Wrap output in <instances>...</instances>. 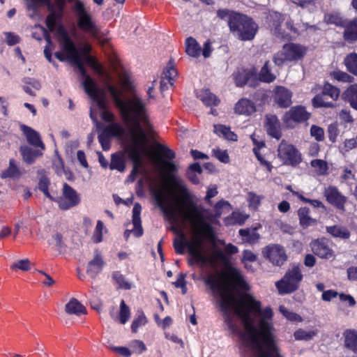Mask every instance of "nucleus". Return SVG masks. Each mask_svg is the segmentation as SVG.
Returning a JSON list of instances; mask_svg holds the SVG:
<instances>
[{
	"label": "nucleus",
	"instance_id": "nucleus-30",
	"mask_svg": "<svg viewBox=\"0 0 357 357\" xmlns=\"http://www.w3.org/2000/svg\"><path fill=\"white\" fill-rule=\"evenodd\" d=\"M344 347L357 354V330L347 329L344 333Z\"/></svg>",
	"mask_w": 357,
	"mask_h": 357
},
{
	"label": "nucleus",
	"instance_id": "nucleus-8",
	"mask_svg": "<svg viewBox=\"0 0 357 357\" xmlns=\"http://www.w3.org/2000/svg\"><path fill=\"white\" fill-rule=\"evenodd\" d=\"M307 48L298 43H289L282 46L281 51L273 55V62L278 66H282L285 62L301 60L306 55Z\"/></svg>",
	"mask_w": 357,
	"mask_h": 357
},
{
	"label": "nucleus",
	"instance_id": "nucleus-6",
	"mask_svg": "<svg viewBox=\"0 0 357 357\" xmlns=\"http://www.w3.org/2000/svg\"><path fill=\"white\" fill-rule=\"evenodd\" d=\"M231 33L242 41L252 40L259 29L258 24L247 15L234 13L227 20Z\"/></svg>",
	"mask_w": 357,
	"mask_h": 357
},
{
	"label": "nucleus",
	"instance_id": "nucleus-34",
	"mask_svg": "<svg viewBox=\"0 0 357 357\" xmlns=\"http://www.w3.org/2000/svg\"><path fill=\"white\" fill-rule=\"evenodd\" d=\"M185 52L189 56L195 58L200 55L201 47L194 38L188 37L185 40Z\"/></svg>",
	"mask_w": 357,
	"mask_h": 357
},
{
	"label": "nucleus",
	"instance_id": "nucleus-45",
	"mask_svg": "<svg viewBox=\"0 0 357 357\" xmlns=\"http://www.w3.org/2000/svg\"><path fill=\"white\" fill-rule=\"evenodd\" d=\"M291 193L296 196L303 202L308 203L314 208H321L324 211L326 209L325 205L319 199H311L307 198L298 191H291Z\"/></svg>",
	"mask_w": 357,
	"mask_h": 357
},
{
	"label": "nucleus",
	"instance_id": "nucleus-50",
	"mask_svg": "<svg viewBox=\"0 0 357 357\" xmlns=\"http://www.w3.org/2000/svg\"><path fill=\"white\" fill-rule=\"evenodd\" d=\"M147 323V319L144 314V313L141 311L139 312L136 318L132 322L131 324V330L132 332L136 333L138 328L144 326Z\"/></svg>",
	"mask_w": 357,
	"mask_h": 357
},
{
	"label": "nucleus",
	"instance_id": "nucleus-29",
	"mask_svg": "<svg viewBox=\"0 0 357 357\" xmlns=\"http://www.w3.org/2000/svg\"><path fill=\"white\" fill-rule=\"evenodd\" d=\"M142 206L139 203H135L132 208V224L134 226V234L136 237L143 235L144 231L140 218Z\"/></svg>",
	"mask_w": 357,
	"mask_h": 357
},
{
	"label": "nucleus",
	"instance_id": "nucleus-63",
	"mask_svg": "<svg viewBox=\"0 0 357 357\" xmlns=\"http://www.w3.org/2000/svg\"><path fill=\"white\" fill-rule=\"evenodd\" d=\"M56 15L54 13L49 14L45 20L47 27L52 31L56 25Z\"/></svg>",
	"mask_w": 357,
	"mask_h": 357
},
{
	"label": "nucleus",
	"instance_id": "nucleus-13",
	"mask_svg": "<svg viewBox=\"0 0 357 357\" xmlns=\"http://www.w3.org/2000/svg\"><path fill=\"white\" fill-rule=\"evenodd\" d=\"M310 117L311 113L307 111L305 107L303 105H296L291 107L284 113L282 121L287 127H293V123H307Z\"/></svg>",
	"mask_w": 357,
	"mask_h": 357
},
{
	"label": "nucleus",
	"instance_id": "nucleus-18",
	"mask_svg": "<svg viewBox=\"0 0 357 357\" xmlns=\"http://www.w3.org/2000/svg\"><path fill=\"white\" fill-rule=\"evenodd\" d=\"M292 92L283 86H277L273 91V100L280 108H287L291 103Z\"/></svg>",
	"mask_w": 357,
	"mask_h": 357
},
{
	"label": "nucleus",
	"instance_id": "nucleus-27",
	"mask_svg": "<svg viewBox=\"0 0 357 357\" xmlns=\"http://www.w3.org/2000/svg\"><path fill=\"white\" fill-rule=\"evenodd\" d=\"M91 98L96 102L98 108L102 111L107 109L108 105L104 97V92L99 89L97 85L90 89V91L86 93Z\"/></svg>",
	"mask_w": 357,
	"mask_h": 357
},
{
	"label": "nucleus",
	"instance_id": "nucleus-61",
	"mask_svg": "<svg viewBox=\"0 0 357 357\" xmlns=\"http://www.w3.org/2000/svg\"><path fill=\"white\" fill-rule=\"evenodd\" d=\"M84 59L86 63L95 70L100 71L102 69L101 65L98 63L96 59L91 55H86Z\"/></svg>",
	"mask_w": 357,
	"mask_h": 357
},
{
	"label": "nucleus",
	"instance_id": "nucleus-26",
	"mask_svg": "<svg viewBox=\"0 0 357 357\" xmlns=\"http://www.w3.org/2000/svg\"><path fill=\"white\" fill-rule=\"evenodd\" d=\"M197 96L207 107L218 106L220 102V99L209 89H202Z\"/></svg>",
	"mask_w": 357,
	"mask_h": 357
},
{
	"label": "nucleus",
	"instance_id": "nucleus-21",
	"mask_svg": "<svg viewBox=\"0 0 357 357\" xmlns=\"http://www.w3.org/2000/svg\"><path fill=\"white\" fill-rule=\"evenodd\" d=\"M340 26L344 28L343 38L346 42L352 43L357 41V17Z\"/></svg>",
	"mask_w": 357,
	"mask_h": 357
},
{
	"label": "nucleus",
	"instance_id": "nucleus-24",
	"mask_svg": "<svg viewBox=\"0 0 357 357\" xmlns=\"http://www.w3.org/2000/svg\"><path fill=\"white\" fill-rule=\"evenodd\" d=\"M298 217L299 224L303 229L317 225V220L310 216V210L307 207H301L298 210Z\"/></svg>",
	"mask_w": 357,
	"mask_h": 357
},
{
	"label": "nucleus",
	"instance_id": "nucleus-59",
	"mask_svg": "<svg viewBox=\"0 0 357 357\" xmlns=\"http://www.w3.org/2000/svg\"><path fill=\"white\" fill-rule=\"evenodd\" d=\"M102 229H103V223L101 220H98L97 225L96 227V229L94 234L93 235V241L94 243H100L102 240Z\"/></svg>",
	"mask_w": 357,
	"mask_h": 357
},
{
	"label": "nucleus",
	"instance_id": "nucleus-51",
	"mask_svg": "<svg viewBox=\"0 0 357 357\" xmlns=\"http://www.w3.org/2000/svg\"><path fill=\"white\" fill-rule=\"evenodd\" d=\"M128 156L132 160L133 165L140 167L142 165L141 153L137 146L132 147L128 151Z\"/></svg>",
	"mask_w": 357,
	"mask_h": 357
},
{
	"label": "nucleus",
	"instance_id": "nucleus-48",
	"mask_svg": "<svg viewBox=\"0 0 357 357\" xmlns=\"http://www.w3.org/2000/svg\"><path fill=\"white\" fill-rule=\"evenodd\" d=\"M330 76L338 81V82H342L345 83H351L354 80V77L349 75L347 73L337 70L331 72L330 73Z\"/></svg>",
	"mask_w": 357,
	"mask_h": 357
},
{
	"label": "nucleus",
	"instance_id": "nucleus-58",
	"mask_svg": "<svg viewBox=\"0 0 357 357\" xmlns=\"http://www.w3.org/2000/svg\"><path fill=\"white\" fill-rule=\"evenodd\" d=\"M280 311L282 314L291 321H301V317L296 312L289 311L286 307L283 306L280 307Z\"/></svg>",
	"mask_w": 357,
	"mask_h": 357
},
{
	"label": "nucleus",
	"instance_id": "nucleus-23",
	"mask_svg": "<svg viewBox=\"0 0 357 357\" xmlns=\"http://www.w3.org/2000/svg\"><path fill=\"white\" fill-rule=\"evenodd\" d=\"M252 141L254 145L252 149V151L256 156L257 160L259 162L261 166H264L266 168L268 172H271L273 167L271 162L266 160L264 156L261 154L260 150L265 147L266 144L264 141H259L255 137H252Z\"/></svg>",
	"mask_w": 357,
	"mask_h": 357
},
{
	"label": "nucleus",
	"instance_id": "nucleus-25",
	"mask_svg": "<svg viewBox=\"0 0 357 357\" xmlns=\"http://www.w3.org/2000/svg\"><path fill=\"white\" fill-rule=\"evenodd\" d=\"M234 110L238 114L249 116L256 111V107L250 100L241 98L236 103Z\"/></svg>",
	"mask_w": 357,
	"mask_h": 357
},
{
	"label": "nucleus",
	"instance_id": "nucleus-19",
	"mask_svg": "<svg viewBox=\"0 0 357 357\" xmlns=\"http://www.w3.org/2000/svg\"><path fill=\"white\" fill-rule=\"evenodd\" d=\"M264 128L268 135L273 138L280 139L282 137V133L280 128V121L276 115L267 114L266 115V121Z\"/></svg>",
	"mask_w": 357,
	"mask_h": 357
},
{
	"label": "nucleus",
	"instance_id": "nucleus-37",
	"mask_svg": "<svg viewBox=\"0 0 357 357\" xmlns=\"http://www.w3.org/2000/svg\"><path fill=\"white\" fill-rule=\"evenodd\" d=\"M21 175L20 171L15 164V159L12 158L9 160L8 167L2 171L0 176L1 178L5 179L7 178H19Z\"/></svg>",
	"mask_w": 357,
	"mask_h": 357
},
{
	"label": "nucleus",
	"instance_id": "nucleus-12",
	"mask_svg": "<svg viewBox=\"0 0 357 357\" xmlns=\"http://www.w3.org/2000/svg\"><path fill=\"white\" fill-rule=\"evenodd\" d=\"M332 241L325 237L312 240L310 243L313 254L326 260L335 257V252L332 248Z\"/></svg>",
	"mask_w": 357,
	"mask_h": 357
},
{
	"label": "nucleus",
	"instance_id": "nucleus-4",
	"mask_svg": "<svg viewBox=\"0 0 357 357\" xmlns=\"http://www.w3.org/2000/svg\"><path fill=\"white\" fill-rule=\"evenodd\" d=\"M204 282L211 289L214 297L218 296V306L223 314L225 323L228 326L233 324L234 319L231 314V308L234 309L238 306V300L232 292L231 289L227 284H222L215 275H210L205 279Z\"/></svg>",
	"mask_w": 357,
	"mask_h": 357
},
{
	"label": "nucleus",
	"instance_id": "nucleus-22",
	"mask_svg": "<svg viewBox=\"0 0 357 357\" xmlns=\"http://www.w3.org/2000/svg\"><path fill=\"white\" fill-rule=\"evenodd\" d=\"M105 264V262L102 259V255L97 252L93 259L88 263L86 268L87 274L93 278H96L102 271Z\"/></svg>",
	"mask_w": 357,
	"mask_h": 357
},
{
	"label": "nucleus",
	"instance_id": "nucleus-46",
	"mask_svg": "<svg viewBox=\"0 0 357 357\" xmlns=\"http://www.w3.org/2000/svg\"><path fill=\"white\" fill-rule=\"evenodd\" d=\"M314 107H333L335 104L333 102H328L325 100V96L321 93L317 94L312 100Z\"/></svg>",
	"mask_w": 357,
	"mask_h": 357
},
{
	"label": "nucleus",
	"instance_id": "nucleus-35",
	"mask_svg": "<svg viewBox=\"0 0 357 357\" xmlns=\"http://www.w3.org/2000/svg\"><path fill=\"white\" fill-rule=\"evenodd\" d=\"M258 78V84L259 82H265V83H271L273 82L276 77L271 73L269 68V61H266L264 66L261 67L260 72L257 76Z\"/></svg>",
	"mask_w": 357,
	"mask_h": 357
},
{
	"label": "nucleus",
	"instance_id": "nucleus-41",
	"mask_svg": "<svg viewBox=\"0 0 357 357\" xmlns=\"http://www.w3.org/2000/svg\"><path fill=\"white\" fill-rule=\"evenodd\" d=\"M254 340L257 344V357H274L275 354H276L278 357H280L276 344L275 349L269 351L268 347H266L265 350L264 349L260 341H258L257 338H255Z\"/></svg>",
	"mask_w": 357,
	"mask_h": 357
},
{
	"label": "nucleus",
	"instance_id": "nucleus-43",
	"mask_svg": "<svg viewBox=\"0 0 357 357\" xmlns=\"http://www.w3.org/2000/svg\"><path fill=\"white\" fill-rule=\"evenodd\" d=\"M109 168L112 170L116 169L121 172H123L125 171V160L121 154L114 153L112 155Z\"/></svg>",
	"mask_w": 357,
	"mask_h": 357
},
{
	"label": "nucleus",
	"instance_id": "nucleus-36",
	"mask_svg": "<svg viewBox=\"0 0 357 357\" xmlns=\"http://www.w3.org/2000/svg\"><path fill=\"white\" fill-rule=\"evenodd\" d=\"M214 132L218 136H222L227 140L234 142L237 141V135L231 130L230 127L221 124L214 125Z\"/></svg>",
	"mask_w": 357,
	"mask_h": 357
},
{
	"label": "nucleus",
	"instance_id": "nucleus-42",
	"mask_svg": "<svg viewBox=\"0 0 357 357\" xmlns=\"http://www.w3.org/2000/svg\"><path fill=\"white\" fill-rule=\"evenodd\" d=\"M110 137H121L124 135V129L119 123L112 122L102 130Z\"/></svg>",
	"mask_w": 357,
	"mask_h": 357
},
{
	"label": "nucleus",
	"instance_id": "nucleus-17",
	"mask_svg": "<svg viewBox=\"0 0 357 357\" xmlns=\"http://www.w3.org/2000/svg\"><path fill=\"white\" fill-rule=\"evenodd\" d=\"M326 200L336 208L344 210V205L347 201V197L343 195L336 186L329 185L324 191Z\"/></svg>",
	"mask_w": 357,
	"mask_h": 357
},
{
	"label": "nucleus",
	"instance_id": "nucleus-5",
	"mask_svg": "<svg viewBox=\"0 0 357 357\" xmlns=\"http://www.w3.org/2000/svg\"><path fill=\"white\" fill-rule=\"evenodd\" d=\"M61 36V43L63 50L67 54V58L79 69L80 75L84 78L83 86L86 93L90 91V89L96 86L95 81L87 74L82 56H80L75 43L69 37L66 29L61 26L58 29Z\"/></svg>",
	"mask_w": 357,
	"mask_h": 357
},
{
	"label": "nucleus",
	"instance_id": "nucleus-31",
	"mask_svg": "<svg viewBox=\"0 0 357 357\" xmlns=\"http://www.w3.org/2000/svg\"><path fill=\"white\" fill-rule=\"evenodd\" d=\"M20 151L21 152L23 160L27 164H32L36 159L42 155V152L39 150L33 149L28 146H21Z\"/></svg>",
	"mask_w": 357,
	"mask_h": 357
},
{
	"label": "nucleus",
	"instance_id": "nucleus-47",
	"mask_svg": "<svg viewBox=\"0 0 357 357\" xmlns=\"http://www.w3.org/2000/svg\"><path fill=\"white\" fill-rule=\"evenodd\" d=\"M321 93L324 96H329L333 99V100H335L340 96V90L337 87L327 82L324 85Z\"/></svg>",
	"mask_w": 357,
	"mask_h": 357
},
{
	"label": "nucleus",
	"instance_id": "nucleus-60",
	"mask_svg": "<svg viewBox=\"0 0 357 357\" xmlns=\"http://www.w3.org/2000/svg\"><path fill=\"white\" fill-rule=\"evenodd\" d=\"M98 142L100 144L102 149L104 151H107L110 149V137L102 131L98 135Z\"/></svg>",
	"mask_w": 357,
	"mask_h": 357
},
{
	"label": "nucleus",
	"instance_id": "nucleus-44",
	"mask_svg": "<svg viewBox=\"0 0 357 357\" xmlns=\"http://www.w3.org/2000/svg\"><path fill=\"white\" fill-rule=\"evenodd\" d=\"M112 279L118 285L119 289L128 290L131 289V284L129 283L125 276L120 271H114L112 273Z\"/></svg>",
	"mask_w": 357,
	"mask_h": 357
},
{
	"label": "nucleus",
	"instance_id": "nucleus-16",
	"mask_svg": "<svg viewBox=\"0 0 357 357\" xmlns=\"http://www.w3.org/2000/svg\"><path fill=\"white\" fill-rule=\"evenodd\" d=\"M234 79L236 86L243 87L248 84L250 87L258 86V78L255 68L243 69L238 71L234 76Z\"/></svg>",
	"mask_w": 357,
	"mask_h": 357
},
{
	"label": "nucleus",
	"instance_id": "nucleus-39",
	"mask_svg": "<svg viewBox=\"0 0 357 357\" xmlns=\"http://www.w3.org/2000/svg\"><path fill=\"white\" fill-rule=\"evenodd\" d=\"M344 64L347 71L357 76V53L355 52L348 54L344 59Z\"/></svg>",
	"mask_w": 357,
	"mask_h": 357
},
{
	"label": "nucleus",
	"instance_id": "nucleus-28",
	"mask_svg": "<svg viewBox=\"0 0 357 357\" xmlns=\"http://www.w3.org/2000/svg\"><path fill=\"white\" fill-rule=\"evenodd\" d=\"M326 231L331 236L343 240L349 239L351 236V232L348 228L340 225L327 226Z\"/></svg>",
	"mask_w": 357,
	"mask_h": 357
},
{
	"label": "nucleus",
	"instance_id": "nucleus-7",
	"mask_svg": "<svg viewBox=\"0 0 357 357\" xmlns=\"http://www.w3.org/2000/svg\"><path fill=\"white\" fill-rule=\"evenodd\" d=\"M73 10L77 17L78 28L92 37L98 38L100 33V29L93 21L91 13L86 10L84 3L79 0H76Z\"/></svg>",
	"mask_w": 357,
	"mask_h": 357
},
{
	"label": "nucleus",
	"instance_id": "nucleus-10",
	"mask_svg": "<svg viewBox=\"0 0 357 357\" xmlns=\"http://www.w3.org/2000/svg\"><path fill=\"white\" fill-rule=\"evenodd\" d=\"M188 252L191 257L188 261V265L190 266L194 264H199L204 266H215L218 261H222L223 262L228 261L226 255L220 249L215 250L211 257L205 256L200 249H192V248H190V250H188Z\"/></svg>",
	"mask_w": 357,
	"mask_h": 357
},
{
	"label": "nucleus",
	"instance_id": "nucleus-38",
	"mask_svg": "<svg viewBox=\"0 0 357 357\" xmlns=\"http://www.w3.org/2000/svg\"><path fill=\"white\" fill-rule=\"evenodd\" d=\"M344 100L357 110V84H352L344 92Z\"/></svg>",
	"mask_w": 357,
	"mask_h": 357
},
{
	"label": "nucleus",
	"instance_id": "nucleus-52",
	"mask_svg": "<svg viewBox=\"0 0 357 357\" xmlns=\"http://www.w3.org/2000/svg\"><path fill=\"white\" fill-rule=\"evenodd\" d=\"M130 317V310L123 300L120 303L119 321L122 324H125Z\"/></svg>",
	"mask_w": 357,
	"mask_h": 357
},
{
	"label": "nucleus",
	"instance_id": "nucleus-62",
	"mask_svg": "<svg viewBox=\"0 0 357 357\" xmlns=\"http://www.w3.org/2000/svg\"><path fill=\"white\" fill-rule=\"evenodd\" d=\"M213 155L217 159H218L222 162L228 163L229 162V157L226 150H213Z\"/></svg>",
	"mask_w": 357,
	"mask_h": 357
},
{
	"label": "nucleus",
	"instance_id": "nucleus-64",
	"mask_svg": "<svg viewBox=\"0 0 357 357\" xmlns=\"http://www.w3.org/2000/svg\"><path fill=\"white\" fill-rule=\"evenodd\" d=\"M338 135V129L336 125L331 124L328 127V137L329 140L334 143L336 141L337 137Z\"/></svg>",
	"mask_w": 357,
	"mask_h": 357
},
{
	"label": "nucleus",
	"instance_id": "nucleus-32",
	"mask_svg": "<svg viewBox=\"0 0 357 357\" xmlns=\"http://www.w3.org/2000/svg\"><path fill=\"white\" fill-rule=\"evenodd\" d=\"M172 230L175 233H178L180 231L179 238L174 239L173 245L176 254L183 255L185 252V248H187L186 241H188V240L186 239L185 234L178 229L177 226H173L172 227Z\"/></svg>",
	"mask_w": 357,
	"mask_h": 357
},
{
	"label": "nucleus",
	"instance_id": "nucleus-33",
	"mask_svg": "<svg viewBox=\"0 0 357 357\" xmlns=\"http://www.w3.org/2000/svg\"><path fill=\"white\" fill-rule=\"evenodd\" d=\"M65 310L68 314H75L76 315L86 313V307L76 298L70 299L66 305Z\"/></svg>",
	"mask_w": 357,
	"mask_h": 357
},
{
	"label": "nucleus",
	"instance_id": "nucleus-53",
	"mask_svg": "<svg viewBox=\"0 0 357 357\" xmlns=\"http://www.w3.org/2000/svg\"><path fill=\"white\" fill-rule=\"evenodd\" d=\"M310 164L312 167L318 169L319 175H326L328 174V167L325 160L315 159L312 160Z\"/></svg>",
	"mask_w": 357,
	"mask_h": 357
},
{
	"label": "nucleus",
	"instance_id": "nucleus-20",
	"mask_svg": "<svg viewBox=\"0 0 357 357\" xmlns=\"http://www.w3.org/2000/svg\"><path fill=\"white\" fill-rule=\"evenodd\" d=\"M20 129L25 135L29 144L34 147L40 148L43 150L45 149V144L40 138V134L37 131L24 124L20 126Z\"/></svg>",
	"mask_w": 357,
	"mask_h": 357
},
{
	"label": "nucleus",
	"instance_id": "nucleus-1",
	"mask_svg": "<svg viewBox=\"0 0 357 357\" xmlns=\"http://www.w3.org/2000/svg\"><path fill=\"white\" fill-rule=\"evenodd\" d=\"M153 149L155 156L162 164V169L167 172L169 180L180 188L181 196L178 202L183 208L176 204H169L165 188H152L151 190V194L155 204L172 225L178 224V217H181L184 221L190 222L196 229V235L192 241H186L187 249L190 250V248H192V249L201 250L202 238L199 235L204 237L213 236V227L204 220L203 211L193 201L188 189L176 182L174 174L176 172L177 167L174 162L170 161L175 158V152L159 142L154 144Z\"/></svg>",
	"mask_w": 357,
	"mask_h": 357
},
{
	"label": "nucleus",
	"instance_id": "nucleus-2",
	"mask_svg": "<svg viewBox=\"0 0 357 357\" xmlns=\"http://www.w3.org/2000/svg\"><path fill=\"white\" fill-rule=\"evenodd\" d=\"M222 275L231 282V289L238 294L236 314L241 319L248 333L250 335L253 348L257 349L254 340L257 338L262 347H268L269 351L275 349L276 342L272 332L273 325L268 321L273 316L272 308H261V301L246 292L250 291V287L236 268L230 265L227 266Z\"/></svg>",
	"mask_w": 357,
	"mask_h": 357
},
{
	"label": "nucleus",
	"instance_id": "nucleus-3",
	"mask_svg": "<svg viewBox=\"0 0 357 357\" xmlns=\"http://www.w3.org/2000/svg\"><path fill=\"white\" fill-rule=\"evenodd\" d=\"M107 89L112 96L115 106L119 109L123 121L132 126L130 132L137 144L144 143L147 141V135L142 128V124L148 128H151V124L149 119L145 102L137 96L123 100L122 92L115 86L108 85Z\"/></svg>",
	"mask_w": 357,
	"mask_h": 357
},
{
	"label": "nucleus",
	"instance_id": "nucleus-56",
	"mask_svg": "<svg viewBox=\"0 0 357 357\" xmlns=\"http://www.w3.org/2000/svg\"><path fill=\"white\" fill-rule=\"evenodd\" d=\"M310 135L317 142L324 140V130L320 126L312 125L310 128Z\"/></svg>",
	"mask_w": 357,
	"mask_h": 357
},
{
	"label": "nucleus",
	"instance_id": "nucleus-14",
	"mask_svg": "<svg viewBox=\"0 0 357 357\" xmlns=\"http://www.w3.org/2000/svg\"><path fill=\"white\" fill-rule=\"evenodd\" d=\"M80 197L76 190L65 183L63 187V197L58 200L60 209L66 211L77 206L80 203Z\"/></svg>",
	"mask_w": 357,
	"mask_h": 357
},
{
	"label": "nucleus",
	"instance_id": "nucleus-55",
	"mask_svg": "<svg viewBox=\"0 0 357 357\" xmlns=\"http://www.w3.org/2000/svg\"><path fill=\"white\" fill-rule=\"evenodd\" d=\"M271 26H273L275 29L281 26L283 22V17L281 13L278 12H274L269 15L268 17Z\"/></svg>",
	"mask_w": 357,
	"mask_h": 357
},
{
	"label": "nucleus",
	"instance_id": "nucleus-9",
	"mask_svg": "<svg viewBox=\"0 0 357 357\" xmlns=\"http://www.w3.org/2000/svg\"><path fill=\"white\" fill-rule=\"evenodd\" d=\"M303 274L298 266L289 269L281 280L275 283L280 294H291L296 291L303 280Z\"/></svg>",
	"mask_w": 357,
	"mask_h": 357
},
{
	"label": "nucleus",
	"instance_id": "nucleus-11",
	"mask_svg": "<svg viewBox=\"0 0 357 357\" xmlns=\"http://www.w3.org/2000/svg\"><path fill=\"white\" fill-rule=\"evenodd\" d=\"M278 157L284 165L296 167L302 162V155L293 144L282 139L278 145Z\"/></svg>",
	"mask_w": 357,
	"mask_h": 357
},
{
	"label": "nucleus",
	"instance_id": "nucleus-15",
	"mask_svg": "<svg viewBox=\"0 0 357 357\" xmlns=\"http://www.w3.org/2000/svg\"><path fill=\"white\" fill-rule=\"evenodd\" d=\"M264 257L273 264L282 266L287 259L284 248L278 244L268 245L263 249Z\"/></svg>",
	"mask_w": 357,
	"mask_h": 357
},
{
	"label": "nucleus",
	"instance_id": "nucleus-57",
	"mask_svg": "<svg viewBox=\"0 0 357 357\" xmlns=\"http://www.w3.org/2000/svg\"><path fill=\"white\" fill-rule=\"evenodd\" d=\"M31 263L28 259H20L10 266V268L13 270H21L23 271H29L31 268Z\"/></svg>",
	"mask_w": 357,
	"mask_h": 357
},
{
	"label": "nucleus",
	"instance_id": "nucleus-49",
	"mask_svg": "<svg viewBox=\"0 0 357 357\" xmlns=\"http://www.w3.org/2000/svg\"><path fill=\"white\" fill-rule=\"evenodd\" d=\"M170 64L171 63L169 62L166 69L164 70L162 76L167 79L169 85L172 86L178 73L176 69L174 66H170Z\"/></svg>",
	"mask_w": 357,
	"mask_h": 357
},
{
	"label": "nucleus",
	"instance_id": "nucleus-40",
	"mask_svg": "<svg viewBox=\"0 0 357 357\" xmlns=\"http://www.w3.org/2000/svg\"><path fill=\"white\" fill-rule=\"evenodd\" d=\"M238 233L243 238V240L250 244L256 243L260 238V235L257 232L255 229H241Z\"/></svg>",
	"mask_w": 357,
	"mask_h": 357
},
{
	"label": "nucleus",
	"instance_id": "nucleus-54",
	"mask_svg": "<svg viewBox=\"0 0 357 357\" xmlns=\"http://www.w3.org/2000/svg\"><path fill=\"white\" fill-rule=\"evenodd\" d=\"M50 185L49 179L45 176H42L38 182V189L43 192V194L50 199L51 200H55L53 197L50 195L48 188Z\"/></svg>",
	"mask_w": 357,
	"mask_h": 357
}]
</instances>
